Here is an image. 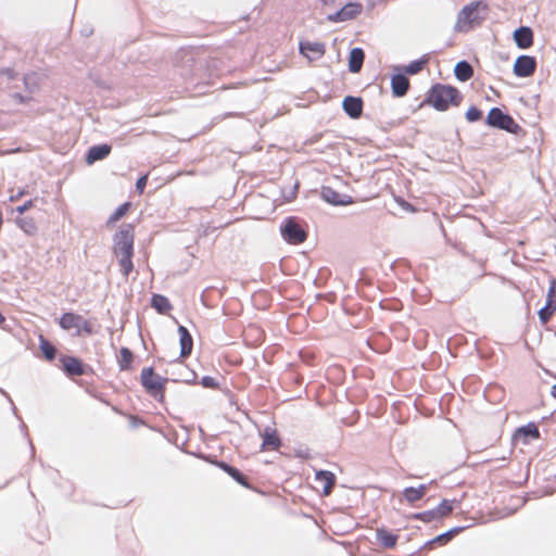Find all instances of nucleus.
Returning <instances> with one entry per match:
<instances>
[{
  "label": "nucleus",
  "instance_id": "obj_1",
  "mask_svg": "<svg viewBox=\"0 0 556 556\" xmlns=\"http://www.w3.org/2000/svg\"><path fill=\"white\" fill-rule=\"evenodd\" d=\"M134 241H135V227L131 224H126L114 236V254L118 258L122 273L128 277L134 269Z\"/></svg>",
  "mask_w": 556,
  "mask_h": 556
},
{
  "label": "nucleus",
  "instance_id": "obj_2",
  "mask_svg": "<svg viewBox=\"0 0 556 556\" xmlns=\"http://www.w3.org/2000/svg\"><path fill=\"white\" fill-rule=\"evenodd\" d=\"M463 101L460 91L451 85L435 84L427 93L426 103L437 111L444 112L451 106H458Z\"/></svg>",
  "mask_w": 556,
  "mask_h": 556
},
{
  "label": "nucleus",
  "instance_id": "obj_3",
  "mask_svg": "<svg viewBox=\"0 0 556 556\" xmlns=\"http://www.w3.org/2000/svg\"><path fill=\"white\" fill-rule=\"evenodd\" d=\"M488 4L482 1H475L465 5L458 14L457 27L462 31H468L480 25L485 18L481 13H486Z\"/></svg>",
  "mask_w": 556,
  "mask_h": 556
},
{
  "label": "nucleus",
  "instance_id": "obj_4",
  "mask_svg": "<svg viewBox=\"0 0 556 556\" xmlns=\"http://www.w3.org/2000/svg\"><path fill=\"white\" fill-rule=\"evenodd\" d=\"M59 325L63 330L75 329L76 336H91L96 332L94 324L91 320L72 312L64 313L60 317Z\"/></svg>",
  "mask_w": 556,
  "mask_h": 556
},
{
  "label": "nucleus",
  "instance_id": "obj_5",
  "mask_svg": "<svg viewBox=\"0 0 556 556\" xmlns=\"http://www.w3.org/2000/svg\"><path fill=\"white\" fill-rule=\"evenodd\" d=\"M486 124L491 127L504 129L515 135L518 134L521 129L510 115L505 114L498 108H493L490 110L486 116Z\"/></svg>",
  "mask_w": 556,
  "mask_h": 556
},
{
  "label": "nucleus",
  "instance_id": "obj_6",
  "mask_svg": "<svg viewBox=\"0 0 556 556\" xmlns=\"http://www.w3.org/2000/svg\"><path fill=\"white\" fill-rule=\"evenodd\" d=\"M62 370L70 377L87 375L91 367L77 357L62 355L59 358Z\"/></svg>",
  "mask_w": 556,
  "mask_h": 556
},
{
  "label": "nucleus",
  "instance_id": "obj_7",
  "mask_svg": "<svg viewBox=\"0 0 556 556\" xmlns=\"http://www.w3.org/2000/svg\"><path fill=\"white\" fill-rule=\"evenodd\" d=\"M282 237L292 244H299L305 241L307 235L305 230L294 220L288 218L281 228Z\"/></svg>",
  "mask_w": 556,
  "mask_h": 556
},
{
  "label": "nucleus",
  "instance_id": "obj_8",
  "mask_svg": "<svg viewBox=\"0 0 556 556\" xmlns=\"http://www.w3.org/2000/svg\"><path fill=\"white\" fill-rule=\"evenodd\" d=\"M556 312V279L552 278L546 294V303L539 311V318L542 324H546Z\"/></svg>",
  "mask_w": 556,
  "mask_h": 556
},
{
  "label": "nucleus",
  "instance_id": "obj_9",
  "mask_svg": "<svg viewBox=\"0 0 556 556\" xmlns=\"http://www.w3.org/2000/svg\"><path fill=\"white\" fill-rule=\"evenodd\" d=\"M538 439H540V430L534 422L519 427L513 435V440L516 444L521 443L523 445L530 444Z\"/></svg>",
  "mask_w": 556,
  "mask_h": 556
},
{
  "label": "nucleus",
  "instance_id": "obj_10",
  "mask_svg": "<svg viewBox=\"0 0 556 556\" xmlns=\"http://www.w3.org/2000/svg\"><path fill=\"white\" fill-rule=\"evenodd\" d=\"M536 70L535 58L530 55H520L516 59L514 64V74L518 77H529L534 74Z\"/></svg>",
  "mask_w": 556,
  "mask_h": 556
},
{
  "label": "nucleus",
  "instance_id": "obj_11",
  "mask_svg": "<svg viewBox=\"0 0 556 556\" xmlns=\"http://www.w3.org/2000/svg\"><path fill=\"white\" fill-rule=\"evenodd\" d=\"M321 197L326 202L333 205H350L354 203L351 195L341 194L331 187H323Z\"/></svg>",
  "mask_w": 556,
  "mask_h": 556
},
{
  "label": "nucleus",
  "instance_id": "obj_12",
  "mask_svg": "<svg viewBox=\"0 0 556 556\" xmlns=\"http://www.w3.org/2000/svg\"><path fill=\"white\" fill-rule=\"evenodd\" d=\"M363 100L359 97H352L348 96L344 98L342 102V106L344 112L351 117V118H359L363 114Z\"/></svg>",
  "mask_w": 556,
  "mask_h": 556
},
{
  "label": "nucleus",
  "instance_id": "obj_13",
  "mask_svg": "<svg viewBox=\"0 0 556 556\" xmlns=\"http://www.w3.org/2000/svg\"><path fill=\"white\" fill-rule=\"evenodd\" d=\"M361 3H348L340 11H338L334 15H330L329 20L332 22H342L346 20H352L356 17L362 12Z\"/></svg>",
  "mask_w": 556,
  "mask_h": 556
},
{
  "label": "nucleus",
  "instance_id": "obj_14",
  "mask_svg": "<svg viewBox=\"0 0 556 556\" xmlns=\"http://www.w3.org/2000/svg\"><path fill=\"white\" fill-rule=\"evenodd\" d=\"M300 51L308 60H316L325 54L326 49L321 42L302 41L300 43Z\"/></svg>",
  "mask_w": 556,
  "mask_h": 556
},
{
  "label": "nucleus",
  "instance_id": "obj_15",
  "mask_svg": "<svg viewBox=\"0 0 556 556\" xmlns=\"http://www.w3.org/2000/svg\"><path fill=\"white\" fill-rule=\"evenodd\" d=\"M262 451H277L281 441L276 429L266 428L262 433Z\"/></svg>",
  "mask_w": 556,
  "mask_h": 556
},
{
  "label": "nucleus",
  "instance_id": "obj_16",
  "mask_svg": "<svg viewBox=\"0 0 556 556\" xmlns=\"http://www.w3.org/2000/svg\"><path fill=\"white\" fill-rule=\"evenodd\" d=\"M179 343H180V356L187 357L191 354L193 349V339L189 330L185 326L178 327Z\"/></svg>",
  "mask_w": 556,
  "mask_h": 556
},
{
  "label": "nucleus",
  "instance_id": "obj_17",
  "mask_svg": "<svg viewBox=\"0 0 556 556\" xmlns=\"http://www.w3.org/2000/svg\"><path fill=\"white\" fill-rule=\"evenodd\" d=\"M514 39L521 49H528L533 45V33L529 27H520L515 30Z\"/></svg>",
  "mask_w": 556,
  "mask_h": 556
},
{
  "label": "nucleus",
  "instance_id": "obj_18",
  "mask_svg": "<svg viewBox=\"0 0 556 556\" xmlns=\"http://www.w3.org/2000/svg\"><path fill=\"white\" fill-rule=\"evenodd\" d=\"M391 88L395 97H403L409 89V80L402 74L393 75L391 78Z\"/></svg>",
  "mask_w": 556,
  "mask_h": 556
},
{
  "label": "nucleus",
  "instance_id": "obj_19",
  "mask_svg": "<svg viewBox=\"0 0 556 556\" xmlns=\"http://www.w3.org/2000/svg\"><path fill=\"white\" fill-rule=\"evenodd\" d=\"M111 152V146L109 144H99L93 146L89 149L86 161L88 164H92L97 161L105 159Z\"/></svg>",
  "mask_w": 556,
  "mask_h": 556
},
{
  "label": "nucleus",
  "instance_id": "obj_20",
  "mask_svg": "<svg viewBox=\"0 0 556 556\" xmlns=\"http://www.w3.org/2000/svg\"><path fill=\"white\" fill-rule=\"evenodd\" d=\"M428 490L427 484H420L417 488L408 486L404 489L403 496L409 504H414L420 501L427 494Z\"/></svg>",
  "mask_w": 556,
  "mask_h": 556
},
{
  "label": "nucleus",
  "instance_id": "obj_21",
  "mask_svg": "<svg viewBox=\"0 0 556 556\" xmlns=\"http://www.w3.org/2000/svg\"><path fill=\"white\" fill-rule=\"evenodd\" d=\"M116 361L121 370H131L135 362V355L128 348H121Z\"/></svg>",
  "mask_w": 556,
  "mask_h": 556
},
{
  "label": "nucleus",
  "instance_id": "obj_22",
  "mask_svg": "<svg viewBox=\"0 0 556 556\" xmlns=\"http://www.w3.org/2000/svg\"><path fill=\"white\" fill-rule=\"evenodd\" d=\"M45 75L33 72L24 76V86L30 93L37 92L43 83Z\"/></svg>",
  "mask_w": 556,
  "mask_h": 556
},
{
  "label": "nucleus",
  "instance_id": "obj_23",
  "mask_svg": "<svg viewBox=\"0 0 556 556\" xmlns=\"http://www.w3.org/2000/svg\"><path fill=\"white\" fill-rule=\"evenodd\" d=\"M316 481L321 484L324 495H329L334 486L336 477L330 471H318L316 473Z\"/></svg>",
  "mask_w": 556,
  "mask_h": 556
},
{
  "label": "nucleus",
  "instance_id": "obj_24",
  "mask_svg": "<svg viewBox=\"0 0 556 556\" xmlns=\"http://www.w3.org/2000/svg\"><path fill=\"white\" fill-rule=\"evenodd\" d=\"M365 54L361 48H354L349 56V70L352 73H358L362 70Z\"/></svg>",
  "mask_w": 556,
  "mask_h": 556
},
{
  "label": "nucleus",
  "instance_id": "obj_25",
  "mask_svg": "<svg viewBox=\"0 0 556 556\" xmlns=\"http://www.w3.org/2000/svg\"><path fill=\"white\" fill-rule=\"evenodd\" d=\"M218 467L228 473L232 479H235L239 484L243 485L244 488H250L248 478L239 469L224 462L218 463Z\"/></svg>",
  "mask_w": 556,
  "mask_h": 556
},
{
  "label": "nucleus",
  "instance_id": "obj_26",
  "mask_svg": "<svg viewBox=\"0 0 556 556\" xmlns=\"http://www.w3.org/2000/svg\"><path fill=\"white\" fill-rule=\"evenodd\" d=\"M376 536L378 542L387 548H393L399 540V535L386 529H377Z\"/></svg>",
  "mask_w": 556,
  "mask_h": 556
},
{
  "label": "nucleus",
  "instance_id": "obj_27",
  "mask_svg": "<svg viewBox=\"0 0 556 556\" xmlns=\"http://www.w3.org/2000/svg\"><path fill=\"white\" fill-rule=\"evenodd\" d=\"M454 74L458 80L467 81L473 76V68L468 62L460 61L455 65Z\"/></svg>",
  "mask_w": 556,
  "mask_h": 556
},
{
  "label": "nucleus",
  "instance_id": "obj_28",
  "mask_svg": "<svg viewBox=\"0 0 556 556\" xmlns=\"http://www.w3.org/2000/svg\"><path fill=\"white\" fill-rule=\"evenodd\" d=\"M151 305L160 314H167L173 308L169 300L162 294H153Z\"/></svg>",
  "mask_w": 556,
  "mask_h": 556
},
{
  "label": "nucleus",
  "instance_id": "obj_29",
  "mask_svg": "<svg viewBox=\"0 0 556 556\" xmlns=\"http://www.w3.org/2000/svg\"><path fill=\"white\" fill-rule=\"evenodd\" d=\"M39 349L47 361H53L56 356V349L42 336L39 338Z\"/></svg>",
  "mask_w": 556,
  "mask_h": 556
},
{
  "label": "nucleus",
  "instance_id": "obj_30",
  "mask_svg": "<svg viewBox=\"0 0 556 556\" xmlns=\"http://www.w3.org/2000/svg\"><path fill=\"white\" fill-rule=\"evenodd\" d=\"M435 515L438 519L443 517H447L453 511V502L448 500H443L435 508Z\"/></svg>",
  "mask_w": 556,
  "mask_h": 556
},
{
  "label": "nucleus",
  "instance_id": "obj_31",
  "mask_svg": "<svg viewBox=\"0 0 556 556\" xmlns=\"http://www.w3.org/2000/svg\"><path fill=\"white\" fill-rule=\"evenodd\" d=\"M462 530V528H455V529H452L443 534H440L438 536H435L433 540H431L428 544L429 545H432V544H440V545H444L446 544L450 540L453 539V536L455 534H457L459 531Z\"/></svg>",
  "mask_w": 556,
  "mask_h": 556
},
{
  "label": "nucleus",
  "instance_id": "obj_32",
  "mask_svg": "<svg viewBox=\"0 0 556 556\" xmlns=\"http://www.w3.org/2000/svg\"><path fill=\"white\" fill-rule=\"evenodd\" d=\"M129 208H130L129 202H125L122 205H119L115 210V212L110 216L108 224L110 225V224H115L116 222H118L123 216H125L127 214Z\"/></svg>",
  "mask_w": 556,
  "mask_h": 556
},
{
  "label": "nucleus",
  "instance_id": "obj_33",
  "mask_svg": "<svg viewBox=\"0 0 556 556\" xmlns=\"http://www.w3.org/2000/svg\"><path fill=\"white\" fill-rule=\"evenodd\" d=\"M17 225L27 235H35L37 231V227L33 218H21L17 220Z\"/></svg>",
  "mask_w": 556,
  "mask_h": 556
},
{
  "label": "nucleus",
  "instance_id": "obj_34",
  "mask_svg": "<svg viewBox=\"0 0 556 556\" xmlns=\"http://www.w3.org/2000/svg\"><path fill=\"white\" fill-rule=\"evenodd\" d=\"M413 519L420 520L422 522L429 523L434 520H438L434 509L426 510L421 513H416L413 515Z\"/></svg>",
  "mask_w": 556,
  "mask_h": 556
},
{
  "label": "nucleus",
  "instance_id": "obj_35",
  "mask_svg": "<svg viewBox=\"0 0 556 556\" xmlns=\"http://www.w3.org/2000/svg\"><path fill=\"white\" fill-rule=\"evenodd\" d=\"M482 117V112L477 106H470L466 112L468 122H477Z\"/></svg>",
  "mask_w": 556,
  "mask_h": 556
},
{
  "label": "nucleus",
  "instance_id": "obj_36",
  "mask_svg": "<svg viewBox=\"0 0 556 556\" xmlns=\"http://www.w3.org/2000/svg\"><path fill=\"white\" fill-rule=\"evenodd\" d=\"M143 387L146 388V391L149 394H151L153 396L160 395L161 397H163L164 384H143Z\"/></svg>",
  "mask_w": 556,
  "mask_h": 556
},
{
  "label": "nucleus",
  "instance_id": "obj_37",
  "mask_svg": "<svg viewBox=\"0 0 556 556\" xmlns=\"http://www.w3.org/2000/svg\"><path fill=\"white\" fill-rule=\"evenodd\" d=\"M155 374H154V370L152 367H146L141 370V382H154L153 381V378H154Z\"/></svg>",
  "mask_w": 556,
  "mask_h": 556
},
{
  "label": "nucleus",
  "instance_id": "obj_38",
  "mask_svg": "<svg viewBox=\"0 0 556 556\" xmlns=\"http://www.w3.org/2000/svg\"><path fill=\"white\" fill-rule=\"evenodd\" d=\"M425 62L422 61H415V62H412L407 67H406V72L408 74H417L418 72L421 71L422 66H424Z\"/></svg>",
  "mask_w": 556,
  "mask_h": 556
},
{
  "label": "nucleus",
  "instance_id": "obj_39",
  "mask_svg": "<svg viewBox=\"0 0 556 556\" xmlns=\"http://www.w3.org/2000/svg\"><path fill=\"white\" fill-rule=\"evenodd\" d=\"M147 182H148V175H143L138 178V180L136 182V189L138 190V192L140 194L143 193Z\"/></svg>",
  "mask_w": 556,
  "mask_h": 556
},
{
  "label": "nucleus",
  "instance_id": "obj_40",
  "mask_svg": "<svg viewBox=\"0 0 556 556\" xmlns=\"http://www.w3.org/2000/svg\"><path fill=\"white\" fill-rule=\"evenodd\" d=\"M35 206V200H28L27 202H25L23 205H20L15 208V211L22 215L24 214L26 211L30 210L31 207Z\"/></svg>",
  "mask_w": 556,
  "mask_h": 556
},
{
  "label": "nucleus",
  "instance_id": "obj_41",
  "mask_svg": "<svg viewBox=\"0 0 556 556\" xmlns=\"http://www.w3.org/2000/svg\"><path fill=\"white\" fill-rule=\"evenodd\" d=\"M13 98H14L17 102H20V103H27V102H29V101H31V100H33V98H31V97H25V96H23V94H21V93H15V94L13 96Z\"/></svg>",
  "mask_w": 556,
  "mask_h": 556
},
{
  "label": "nucleus",
  "instance_id": "obj_42",
  "mask_svg": "<svg viewBox=\"0 0 556 556\" xmlns=\"http://www.w3.org/2000/svg\"><path fill=\"white\" fill-rule=\"evenodd\" d=\"M25 194H27V191L24 190V189H21V190L17 191L16 194H12L10 197V201L11 202H15V201L20 200L22 197H24Z\"/></svg>",
  "mask_w": 556,
  "mask_h": 556
},
{
  "label": "nucleus",
  "instance_id": "obj_43",
  "mask_svg": "<svg viewBox=\"0 0 556 556\" xmlns=\"http://www.w3.org/2000/svg\"><path fill=\"white\" fill-rule=\"evenodd\" d=\"M258 331V328L249 326L247 330H244V334L248 337L250 332Z\"/></svg>",
  "mask_w": 556,
  "mask_h": 556
},
{
  "label": "nucleus",
  "instance_id": "obj_44",
  "mask_svg": "<svg viewBox=\"0 0 556 556\" xmlns=\"http://www.w3.org/2000/svg\"><path fill=\"white\" fill-rule=\"evenodd\" d=\"M324 5H332L336 0H320Z\"/></svg>",
  "mask_w": 556,
  "mask_h": 556
},
{
  "label": "nucleus",
  "instance_id": "obj_45",
  "mask_svg": "<svg viewBox=\"0 0 556 556\" xmlns=\"http://www.w3.org/2000/svg\"><path fill=\"white\" fill-rule=\"evenodd\" d=\"M552 395L556 399V384H553Z\"/></svg>",
  "mask_w": 556,
  "mask_h": 556
},
{
  "label": "nucleus",
  "instance_id": "obj_46",
  "mask_svg": "<svg viewBox=\"0 0 556 556\" xmlns=\"http://www.w3.org/2000/svg\"><path fill=\"white\" fill-rule=\"evenodd\" d=\"M5 321V317L0 312V325H2Z\"/></svg>",
  "mask_w": 556,
  "mask_h": 556
},
{
  "label": "nucleus",
  "instance_id": "obj_47",
  "mask_svg": "<svg viewBox=\"0 0 556 556\" xmlns=\"http://www.w3.org/2000/svg\"><path fill=\"white\" fill-rule=\"evenodd\" d=\"M201 382H203V383L212 382V379L207 378V377H204Z\"/></svg>",
  "mask_w": 556,
  "mask_h": 556
},
{
  "label": "nucleus",
  "instance_id": "obj_48",
  "mask_svg": "<svg viewBox=\"0 0 556 556\" xmlns=\"http://www.w3.org/2000/svg\"><path fill=\"white\" fill-rule=\"evenodd\" d=\"M204 386H205V387H215L216 384H208V383H205Z\"/></svg>",
  "mask_w": 556,
  "mask_h": 556
}]
</instances>
